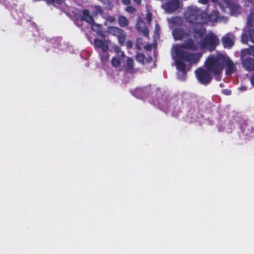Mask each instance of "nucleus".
Returning <instances> with one entry per match:
<instances>
[{
	"instance_id": "28",
	"label": "nucleus",
	"mask_w": 254,
	"mask_h": 254,
	"mask_svg": "<svg viewBox=\"0 0 254 254\" xmlns=\"http://www.w3.org/2000/svg\"><path fill=\"white\" fill-rule=\"evenodd\" d=\"M249 40L254 43V28L250 30Z\"/></svg>"
},
{
	"instance_id": "1",
	"label": "nucleus",
	"mask_w": 254,
	"mask_h": 254,
	"mask_svg": "<svg viewBox=\"0 0 254 254\" xmlns=\"http://www.w3.org/2000/svg\"><path fill=\"white\" fill-rule=\"evenodd\" d=\"M205 66L208 70L212 71L216 79L217 76L221 75L225 66L227 67L225 71L227 75L232 74L235 69L233 61L229 57H225L222 55H219L216 57L209 56L205 62Z\"/></svg>"
},
{
	"instance_id": "8",
	"label": "nucleus",
	"mask_w": 254,
	"mask_h": 254,
	"mask_svg": "<svg viewBox=\"0 0 254 254\" xmlns=\"http://www.w3.org/2000/svg\"><path fill=\"white\" fill-rule=\"evenodd\" d=\"M162 7L166 11L171 13L179 8L180 1L179 0H168Z\"/></svg>"
},
{
	"instance_id": "34",
	"label": "nucleus",
	"mask_w": 254,
	"mask_h": 254,
	"mask_svg": "<svg viewBox=\"0 0 254 254\" xmlns=\"http://www.w3.org/2000/svg\"><path fill=\"white\" fill-rule=\"evenodd\" d=\"M108 20L109 21H110L111 22H113L115 21L116 19L113 16H110L108 17Z\"/></svg>"
},
{
	"instance_id": "11",
	"label": "nucleus",
	"mask_w": 254,
	"mask_h": 254,
	"mask_svg": "<svg viewBox=\"0 0 254 254\" xmlns=\"http://www.w3.org/2000/svg\"><path fill=\"white\" fill-rule=\"evenodd\" d=\"M82 15L80 16V21H84L88 23H92L94 22V18L90 14L89 10L86 9H83L82 12Z\"/></svg>"
},
{
	"instance_id": "25",
	"label": "nucleus",
	"mask_w": 254,
	"mask_h": 254,
	"mask_svg": "<svg viewBox=\"0 0 254 254\" xmlns=\"http://www.w3.org/2000/svg\"><path fill=\"white\" fill-rule=\"evenodd\" d=\"M161 110L164 112H168L169 111V104L167 100H164L160 104Z\"/></svg>"
},
{
	"instance_id": "29",
	"label": "nucleus",
	"mask_w": 254,
	"mask_h": 254,
	"mask_svg": "<svg viewBox=\"0 0 254 254\" xmlns=\"http://www.w3.org/2000/svg\"><path fill=\"white\" fill-rule=\"evenodd\" d=\"M152 14L151 12H148L146 13V21L148 23H150L151 22V21H152Z\"/></svg>"
},
{
	"instance_id": "32",
	"label": "nucleus",
	"mask_w": 254,
	"mask_h": 254,
	"mask_svg": "<svg viewBox=\"0 0 254 254\" xmlns=\"http://www.w3.org/2000/svg\"><path fill=\"white\" fill-rule=\"evenodd\" d=\"M95 9L97 12L100 13H102L103 12V10L102 9L101 6L99 5L95 6Z\"/></svg>"
},
{
	"instance_id": "20",
	"label": "nucleus",
	"mask_w": 254,
	"mask_h": 254,
	"mask_svg": "<svg viewBox=\"0 0 254 254\" xmlns=\"http://www.w3.org/2000/svg\"><path fill=\"white\" fill-rule=\"evenodd\" d=\"M118 23L122 27H126L128 24V21L127 17L124 15H121L118 18Z\"/></svg>"
},
{
	"instance_id": "10",
	"label": "nucleus",
	"mask_w": 254,
	"mask_h": 254,
	"mask_svg": "<svg viewBox=\"0 0 254 254\" xmlns=\"http://www.w3.org/2000/svg\"><path fill=\"white\" fill-rule=\"evenodd\" d=\"M150 88H137L133 91V95L138 98L143 99L147 97Z\"/></svg>"
},
{
	"instance_id": "36",
	"label": "nucleus",
	"mask_w": 254,
	"mask_h": 254,
	"mask_svg": "<svg viewBox=\"0 0 254 254\" xmlns=\"http://www.w3.org/2000/svg\"><path fill=\"white\" fill-rule=\"evenodd\" d=\"M108 55H106L105 56H102L101 57V61H107V60H108Z\"/></svg>"
},
{
	"instance_id": "24",
	"label": "nucleus",
	"mask_w": 254,
	"mask_h": 254,
	"mask_svg": "<svg viewBox=\"0 0 254 254\" xmlns=\"http://www.w3.org/2000/svg\"><path fill=\"white\" fill-rule=\"evenodd\" d=\"M89 24L91 25V28L93 31H96L98 33H99L101 31L102 26L100 24H96L94 21Z\"/></svg>"
},
{
	"instance_id": "3",
	"label": "nucleus",
	"mask_w": 254,
	"mask_h": 254,
	"mask_svg": "<svg viewBox=\"0 0 254 254\" xmlns=\"http://www.w3.org/2000/svg\"><path fill=\"white\" fill-rule=\"evenodd\" d=\"M174 52L178 58L193 64L197 63L202 56V54L200 53L191 54L184 51L179 48H175Z\"/></svg>"
},
{
	"instance_id": "33",
	"label": "nucleus",
	"mask_w": 254,
	"mask_h": 254,
	"mask_svg": "<svg viewBox=\"0 0 254 254\" xmlns=\"http://www.w3.org/2000/svg\"><path fill=\"white\" fill-rule=\"evenodd\" d=\"M122 3L127 5H129L130 4L131 1L130 0H122Z\"/></svg>"
},
{
	"instance_id": "16",
	"label": "nucleus",
	"mask_w": 254,
	"mask_h": 254,
	"mask_svg": "<svg viewBox=\"0 0 254 254\" xmlns=\"http://www.w3.org/2000/svg\"><path fill=\"white\" fill-rule=\"evenodd\" d=\"M222 42L225 48H231L234 44V41L227 36H225L222 37Z\"/></svg>"
},
{
	"instance_id": "14",
	"label": "nucleus",
	"mask_w": 254,
	"mask_h": 254,
	"mask_svg": "<svg viewBox=\"0 0 254 254\" xmlns=\"http://www.w3.org/2000/svg\"><path fill=\"white\" fill-rule=\"evenodd\" d=\"M152 60L151 57L147 59L142 53H138L135 56V60L142 64L150 63Z\"/></svg>"
},
{
	"instance_id": "5",
	"label": "nucleus",
	"mask_w": 254,
	"mask_h": 254,
	"mask_svg": "<svg viewBox=\"0 0 254 254\" xmlns=\"http://www.w3.org/2000/svg\"><path fill=\"white\" fill-rule=\"evenodd\" d=\"M212 71L205 69L202 67L198 68L195 71L196 78L198 81L204 85L209 84L212 80V76L211 73Z\"/></svg>"
},
{
	"instance_id": "19",
	"label": "nucleus",
	"mask_w": 254,
	"mask_h": 254,
	"mask_svg": "<svg viewBox=\"0 0 254 254\" xmlns=\"http://www.w3.org/2000/svg\"><path fill=\"white\" fill-rule=\"evenodd\" d=\"M205 32V29L203 27H194L192 30V33L194 34V38H195L197 35L199 37L202 36Z\"/></svg>"
},
{
	"instance_id": "18",
	"label": "nucleus",
	"mask_w": 254,
	"mask_h": 254,
	"mask_svg": "<svg viewBox=\"0 0 254 254\" xmlns=\"http://www.w3.org/2000/svg\"><path fill=\"white\" fill-rule=\"evenodd\" d=\"M184 61L179 58L176 61V67L177 69L182 72H184L186 70V64L183 62Z\"/></svg>"
},
{
	"instance_id": "37",
	"label": "nucleus",
	"mask_w": 254,
	"mask_h": 254,
	"mask_svg": "<svg viewBox=\"0 0 254 254\" xmlns=\"http://www.w3.org/2000/svg\"><path fill=\"white\" fill-rule=\"evenodd\" d=\"M199 2L202 4H206L208 3V0H199Z\"/></svg>"
},
{
	"instance_id": "9",
	"label": "nucleus",
	"mask_w": 254,
	"mask_h": 254,
	"mask_svg": "<svg viewBox=\"0 0 254 254\" xmlns=\"http://www.w3.org/2000/svg\"><path fill=\"white\" fill-rule=\"evenodd\" d=\"M242 64L245 69L251 71L254 70V59L251 58H241Z\"/></svg>"
},
{
	"instance_id": "7",
	"label": "nucleus",
	"mask_w": 254,
	"mask_h": 254,
	"mask_svg": "<svg viewBox=\"0 0 254 254\" xmlns=\"http://www.w3.org/2000/svg\"><path fill=\"white\" fill-rule=\"evenodd\" d=\"M175 48H179L181 50L186 49L195 51L198 49V45L192 39L190 38L185 40L183 43Z\"/></svg>"
},
{
	"instance_id": "31",
	"label": "nucleus",
	"mask_w": 254,
	"mask_h": 254,
	"mask_svg": "<svg viewBox=\"0 0 254 254\" xmlns=\"http://www.w3.org/2000/svg\"><path fill=\"white\" fill-rule=\"evenodd\" d=\"M126 46L127 48L130 49L132 47L133 44L131 41L128 40L126 42Z\"/></svg>"
},
{
	"instance_id": "42",
	"label": "nucleus",
	"mask_w": 254,
	"mask_h": 254,
	"mask_svg": "<svg viewBox=\"0 0 254 254\" xmlns=\"http://www.w3.org/2000/svg\"><path fill=\"white\" fill-rule=\"evenodd\" d=\"M243 42H244V43H246H246H247V42H248V41H247V39H246V41H245L244 39H243Z\"/></svg>"
},
{
	"instance_id": "12",
	"label": "nucleus",
	"mask_w": 254,
	"mask_h": 254,
	"mask_svg": "<svg viewBox=\"0 0 254 254\" xmlns=\"http://www.w3.org/2000/svg\"><path fill=\"white\" fill-rule=\"evenodd\" d=\"M94 42L95 46L97 48L101 49L103 52H106L108 51L109 46L105 41L98 38H95L94 40Z\"/></svg>"
},
{
	"instance_id": "30",
	"label": "nucleus",
	"mask_w": 254,
	"mask_h": 254,
	"mask_svg": "<svg viewBox=\"0 0 254 254\" xmlns=\"http://www.w3.org/2000/svg\"><path fill=\"white\" fill-rule=\"evenodd\" d=\"M222 93L226 95H230L231 94V91L230 89H224L222 91Z\"/></svg>"
},
{
	"instance_id": "21",
	"label": "nucleus",
	"mask_w": 254,
	"mask_h": 254,
	"mask_svg": "<svg viewBox=\"0 0 254 254\" xmlns=\"http://www.w3.org/2000/svg\"><path fill=\"white\" fill-rule=\"evenodd\" d=\"M46 2L48 5H61L64 2L65 0H45Z\"/></svg>"
},
{
	"instance_id": "43",
	"label": "nucleus",
	"mask_w": 254,
	"mask_h": 254,
	"mask_svg": "<svg viewBox=\"0 0 254 254\" xmlns=\"http://www.w3.org/2000/svg\"><path fill=\"white\" fill-rule=\"evenodd\" d=\"M172 115H173V116H175V117L176 116V115H174V113H172Z\"/></svg>"
},
{
	"instance_id": "23",
	"label": "nucleus",
	"mask_w": 254,
	"mask_h": 254,
	"mask_svg": "<svg viewBox=\"0 0 254 254\" xmlns=\"http://www.w3.org/2000/svg\"><path fill=\"white\" fill-rule=\"evenodd\" d=\"M134 67V61L132 58H128L126 62V69L127 70L133 69Z\"/></svg>"
},
{
	"instance_id": "41",
	"label": "nucleus",
	"mask_w": 254,
	"mask_h": 254,
	"mask_svg": "<svg viewBox=\"0 0 254 254\" xmlns=\"http://www.w3.org/2000/svg\"><path fill=\"white\" fill-rule=\"evenodd\" d=\"M251 16H250L248 19V23L249 24H251Z\"/></svg>"
},
{
	"instance_id": "2",
	"label": "nucleus",
	"mask_w": 254,
	"mask_h": 254,
	"mask_svg": "<svg viewBox=\"0 0 254 254\" xmlns=\"http://www.w3.org/2000/svg\"><path fill=\"white\" fill-rule=\"evenodd\" d=\"M218 11L213 12L211 15L208 14L206 11L202 10L197 6H190L188 7L184 15L186 21L192 24H201L208 22L215 15L214 19L218 17Z\"/></svg>"
},
{
	"instance_id": "15",
	"label": "nucleus",
	"mask_w": 254,
	"mask_h": 254,
	"mask_svg": "<svg viewBox=\"0 0 254 254\" xmlns=\"http://www.w3.org/2000/svg\"><path fill=\"white\" fill-rule=\"evenodd\" d=\"M247 55H251L254 57V45L250 46L248 48L244 49L241 52V58H244Z\"/></svg>"
},
{
	"instance_id": "40",
	"label": "nucleus",
	"mask_w": 254,
	"mask_h": 254,
	"mask_svg": "<svg viewBox=\"0 0 254 254\" xmlns=\"http://www.w3.org/2000/svg\"><path fill=\"white\" fill-rule=\"evenodd\" d=\"M159 30H160V29L159 27V25L157 24L155 26V31H159Z\"/></svg>"
},
{
	"instance_id": "38",
	"label": "nucleus",
	"mask_w": 254,
	"mask_h": 254,
	"mask_svg": "<svg viewBox=\"0 0 254 254\" xmlns=\"http://www.w3.org/2000/svg\"><path fill=\"white\" fill-rule=\"evenodd\" d=\"M133 1L138 5H140L141 2V0H133Z\"/></svg>"
},
{
	"instance_id": "39",
	"label": "nucleus",
	"mask_w": 254,
	"mask_h": 254,
	"mask_svg": "<svg viewBox=\"0 0 254 254\" xmlns=\"http://www.w3.org/2000/svg\"><path fill=\"white\" fill-rule=\"evenodd\" d=\"M240 90H241L242 91H245L247 89V87L246 86H241L240 88Z\"/></svg>"
},
{
	"instance_id": "26",
	"label": "nucleus",
	"mask_w": 254,
	"mask_h": 254,
	"mask_svg": "<svg viewBox=\"0 0 254 254\" xmlns=\"http://www.w3.org/2000/svg\"><path fill=\"white\" fill-rule=\"evenodd\" d=\"M111 64L114 67H118L121 65V61L116 57L112 58L111 60Z\"/></svg>"
},
{
	"instance_id": "22",
	"label": "nucleus",
	"mask_w": 254,
	"mask_h": 254,
	"mask_svg": "<svg viewBox=\"0 0 254 254\" xmlns=\"http://www.w3.org/2000/svg\"><path fill=\"white\" fill-rule=\"evenodd\" d=\"M114 51L121 58H124L125 57V54L124 52L121 51V48L117 45L113 46L112 47Z\"/></svg>"
},
{
	"instance_id": "27",
	"label": "nucleus",
	"mask_w": 254,
	"mask_h": 254,
	"mask_svg": "<svg viewBox=\"0 0 254 254\" xmlns=\"http://www.w3.org/2000/svg\"><path fill=\"white\" fill-rule=\"evenodd\" d=\"M126 11L129 13H133L136 11V9L132 6L128 5L126 8Z\"/></svg>"
},
{
	"instance_id": "17",
	"label": "nucleus",
	"mask_w": 254,
	"mask_h": 254,
	"mask_svg": "<svg viewBox=\"0 0 254 254\" xmlns=\"http://www.w3.org/2000/svg\"><path fill=\"white\" fill-rule=\"evenodd\" d=\"M137 28L138 31L142 33L143 35L145 37L149 36V30L148 28L145 25L143 22L138 23L137 24Z\"/></svg>"
},
{
	"instance_id": "13",
	"label": "nucleus",
	"mask_w": 254,
	"mask_h": 254,
	"mask_svg": "<svg viewBox=\"0 0 254 254\" xmlns=\"http://www.w3.org/2000/svg\"><path fill=\"white\" fill-rule=\"evenodd\" d=\"M173 34L174 38L176 40H182L186 36L185 31L181 28L174 29L173 32Z\"/></svg>"
},
{
	"instance_id": "4",
	"label": "nucleus",
	"mask_w": 254,
	"mask_h": 254,
	"mask_svg": "<svg viewBox=\"0 0 254 254\" xmlns=\"http://www.w3.org/2000/svg\"><path fill=\"white\" fill-rule=\"evenodd\" d=\"M219 44V40L218 37L213 33H209L204 36L200 43V47L202 49L213 51Z\"/></svg>"
},
{
	"instance_id": "35",
	"label": "nucleus",
	"mask_w": 254,
	"mask_h": 254,
	"mask_svg": "<svg viewBox=\"0 0 254 254\" xmlns=\"http://www.w3.org/2000/svg\"><path fill=\"white\" fill-rule=\"evenodd\" d=\"M250 81L253 86L254 87V74L251 77Z\"/></svg>"
},
{
	"instance_id": "6",
	"label": "nucleus",
	"mask_w": 254,
	"mask_h": 254,
	"mask_svg": "<svg viewBox=\"0 0 254 254\" xmlns=\"http://www.w3.org/2000/svg\"><path fill=\"white\" fill-rule=\"evenodd\" d=\"M108 32L118 38V42L122 46L126 40V33L122 29L116 26H109L108 27Z\"/></svg>"
}]
</instances>
